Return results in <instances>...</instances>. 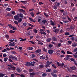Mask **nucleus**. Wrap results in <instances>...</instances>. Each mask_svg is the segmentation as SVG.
<instances>
[{
    "mask_svg": "<svg viewBox=\"0 0 77 77\" xmlns=\"http://www.w3.org/2000/svg\"><path fill=\"white\" fill-rule=\"evenodd\" d=\"M19 18V17L18 14L14 16V18L15 20H18Z\"/></svg>",
    "mask_w": 77,
    "mask_h": 77,
    "instance_id": "nucleus-2",
    "label": "nucleus"
},
{
    "mask_svg": "<svg viewBox=\"0 0 77 77\" xmlns=\"http://www.w3.org/2000/svg\"><path fill=\"white\" fill-rule=\"evenodd\" d=\"M53 45L51 44H50L48 45V47L49 48H51L52 47H53Z\"/></svg>",
    "mask_w": 77,
    "mask_h": 77,
    "instance_id": "nucleus-39",
    "label": "nucleus"
},
{
    "mask_svg": "<svg viewBox=\"0 0 77 77\" xmlns=\"http://www.w3.org/2000/svg\"><path fill=\"white\" fill-rule=\"evenodd\" d=\"M51 75L54 77H57V75L56 74H54L53 73H51Z\"/></svg>",
    "mask_w": 77,
    "mask_h": 77,
    "instance_id": "nucleus-9",
    "label": "nucleus"
},
{
    "mask_svg": "<svg viewBox=\"0 0 77 77\" xmlns=\"http://www.w3.org/2000/svg\"><path fill=\"white\" fill-rule=\"evenodd\" d=\"M7 17H12V15L11 13H9L7 14Z\"/></svg>",
    "mask_w": 77,
    "mask_h": 77,
    "instance_id": "nucleus-30",
    "label": "nucleus"
},
{
    "mask_svg": "<svg viewBox=\"0 0 77 77\" xmlns=\"http://www.w3.org/2000/svg\"><path fill=\"white\" fill-rule=\"evenodd\" d=\"M11 68L12 69V70L13 71H14V70H15V67L14 66L12 67H11Z\"/></svg>",
    "mask_w": 77,
    "mask_h": 77,
    "instance_id": "nucleus-59",
    "label": "nucleus"
},
{
    "mask_svg": "<svg viewBox=\"0 0 77 77\" xmlns=\"http://www.w3.org/2000/svg\"><path fill=\"white\" fill-rule=\"evenodd\" d=\"M31 15V16L32 17H34V16H35V14L33 13V12H32L30 13Z\"/></svg>",
    "mask_w": 77,
    "mask_h": 77,
    "instance_id": "nucleus-29",
    "label": "nucleus"
},
{
    "mask_svg": "<svg viewBox=\"0 0 77 77\" xmlns=\"http://www.w3.org/2000/svg\"><path fill=\"white\" fill-rule=\"evenodd\" d=\"M44 15H45V16L46 17H48V15L47 14L45 13H44Z\"/></svg>",
    "mask_w": 77,
    "mask_h": 77,
    "instance_id": "nucleus-53",
    "label": "nucleus"
},
{
    "mask_svg": "<svg viewBox=\"0 0 77 77\" xmlns=\"http://www.w3.org/2000/svg\"><path fill=\"white\" fill-rule=\"evenodd\" d=\"M71 41H74L75 38L74 37H71L70 38Z\"/></svg>",
    "mask_w": 77,
    "mask_h": 77,
    "instance_id": "nucleus-60",
    "label": "nucleus"
},
{
    "mask_svg": "<svg viewBox=\"0 0 77 77\" xmlns=\"http://www.w3.org/2000/svg\"><path fill=\"white\" fill-rule=\"evenodd\" d=\"M70 69H71L72 70H75L76 69V67L75 66H73L70 67Z\"/></svg>",
    "mask_w": 77,
    "mask_h": 77,
    "instance_id": "nucleus-17",
    "label": "nucleus"
},
{
    "mask_svg": "<svg viewBox=\"0 0 77 77\" xmlns=\"http://www.w3.org/2000/svg\"><path fill=\"white\" fill-rule=\"evenodd\" d=\"M52 40H53L54 41H57V38H56L53 36L51 38Z\"/></svg>",
    "mask_w": 77,
    "mask_h": 77,
    "instance_id": "nucleus-11",
    "label": "nucleus"
},
{
    "mask_svg": "<svg viewBox=\"0 0 77 77\" xmlns=\"http://www.w3.org/2000/svg\"><path fill=\"white\" fill-rule=\"evenodd\" d=\"M12 70V67H8V71H11V70Z\"/></svg>",
    "mask_w": 77,
    "mask_h": 77,
    "instance_id": "nucleus-45",
    "label": "nucleus"
},
{
    "mask_svg": "<svg viewBox=\"0 0 77 77\" xmlns=\"http://www.w3.org/2000/svg\"><path fill=\"white\" fill-rule=\"evenodd\" d=\"M35 74H38L37 72H32V73H30L29 74L31 75H35Z\"/></svg>",
    "mask_w": 77,
    "mask_h": 77,
    "instance_id": "nucleus-14",
    "label": "nucleus"
},
{
    "mask_svg": "<svg viewBox=\"0 0 77 77\" xmlns=\"http://www.w3.org/2000/svg\"><path fill=\"white\" fill-rule=\"evenodd\" d=\"M67 54H72V53L71 52H70L69 51H67Z\"/></svg>",
    "mask_w": 77,
    "mask_h": 77,
    "instance_id": "nucleus-27",
    "label": "nucleus"
},
{
    "mask_svg": "<svg viewBox=\"0 0 77 77\" xmlns=\"http://www.w3.org/2000/svg\"><path fill=\"white\" fill-rule=\"evenodd\" d=\"M73 57H74L75 58H77V54H75L73 55Z\"/></svg>",
    "mask_w": 77,
    "mask_h": 77,
    "instance_id": "nucleus-62",
    "label": "nucleus"
},
{
    "mask_svg": "<svg viewBox=\"0 0 77 77\" xmlns=\"http://www.w3.org/2000/svg\"><path fill=\"white\" fill-rule=\"evenodd\" d=\"M20 76L21 77H25V76L23 74H21L20 75Z\"/></svg>",
    "mask_w": 77,
    "mask_h": 77,
    "instance_id": "nucleus-64",
    "label": "nucleus"
},
{
    "mask_svg": "<svg viewBox=\"0 0 77 77\" xmlns=\"http://www.w3.org/2000/svg\"><path fill=\"white\" fill-rule=\"evenodd\" d=\"M6 51H7V50L6 49H4L2 51V53H4V52H6Z\"/></svg>",
    "mask_w": 77,
    "mask_h": 77,
    "instance_id": "nucleus-48",
    "label": "nucleus"
},
{
    "mask_svg": "<svg viewBox=\"0 0 77 77\" xmlns=\"http://www.w3.org/2000/svg\"><path fill=\"white\" fill-rule=\"evenodd\" d=\"M51 71V69H49L46 70V72H50Z\"/></svg>",
    "mask_w": 77,
    "mask_h": 77,
    "instance_id": "nucleus-24",
    "label": "nucleus"
},
{
    "mask_svg": "<svg viewBox=\"0 0 77 77\" xmlns=\"http://www.w3.org/2000/svg\"><path fill=\"white\" fill-rule=\"evenodd\" d=\"M34 31L35 33H38V30L36 29H34Z\"/></svg>",
    "mask_w": 77,
    "mask_h": 77,
    "instance_id": "nucleus-61",
    "label": "nucleus"
},
{
    "mask_svg": "<svg viewBox=\"0 0 77 77\" xmlns=\"http://www.w3.org/2000/svg\"><path fill=\"white\" fill-rule=\"evenodd\" d=\"M74 27H75V26H74L72 25L70 26V29H71V30H73V29H74Z\"/></svg>",
    "mask_w": 77,
    "mask_h": 77,
    "instance_id": "nucleus-13",
    "label": "nucleus"
},
{
    "mask_svg": "<svg viewBox=\"0 0 77 77\" xmlns=\"http://www.w3.org/2000/svg\"><path fill=\"white\" fill-rule=\"evenodd\" d=\"M27 25V23L26 22H24L23 24V26H26Z\"/></svg>",
    "mask_w": 77,
    "mask_h": 77,
    "instance_id": "nucleus-35",
    "label": "nucleus"
},
{
    "mask_svg": "<svg viewBox=\"0 0 77 77\" xmlns=\"http://www.w3.org/2000/svg\"><path fill=\"white\" fill-rule=\"evenodd\" d=\"M29 72H33V70L32 69H30L28 70Z\"/></svg>",
    "mask_w": 77,
    "mask_h": 77,
    "instance_id": "nucleus-52",
    "label": "nucleus"
},
{
    "mask_svg": "<svg viewBox=\"0 0 77 77\" xmlns=\"http://www.w3.org/2000/svg\"><path fill=\"white\" fill-rule=\"evenodd\" d=\"M40 33H41V34H43V35H46V34H47V33L44 32H40Z\"/></svg>",
    "mask_w": 77,
    "mask_h": 77,
    "instance_id": "nucleus-37",
    "label": "nucleus"
},
{
    "mask_svg": "<svg viewBox=\"0 0 77 77\" xmlns=\"http://www.w3.org/2000/svg\"><path fill=\"white\" fill-rule=\"evenodd\" d=\"M41 51V49H38L35 51V53H40Z\"/></svg>",
    "mask_w": 77,
    "mask_h": 77,
    "instance_id": "nucleus-16",
    "label": "nucleus"
},
{
    "mask_svg": "<svg viewBox=\"0 0 77 77\" xmlns=\"http://www.w3.org/2000/svg\"><path fill=\"white\" fill-rule=\"evenodd\" d=\"M5 37L7 39H9V35H5Z\"/></svg>",
    "mask_w": 77,
    "mask_h": 77,
    "instance_id": "nucleus-47",
    "label": "nucleus"
},
{
    "mask_svg": "<svg viewBox=\"0 0 77 77\" xmlns=\"http://www.w3.org/2000/svg\"><path fill=\"white\" fill-rule=\"evenodd\" d=\"M11 77H15V75L14 74H12L11 75Z\"/></svg>",
    "mask_w": 77,
    "mask_h": 77,
    "instance_id": "nucleus-63",
    "label": "nucleus"
},
{
    "mask_svg": "<svg viewBox=\"0 0 77 77\" xmlns=\"http://www.w3.org/2000/svg\"><path fill=\"white\" fill-rule=\"evenodd\" d=\"M13 30H17V29L15 27V26H13Z\"/></svg>",
    "mask_w": 77,
    "mask_h": 77,
    "instance_id": "nucleus-57",
    "label": "nucleus"
},
{
    "mask_svg": "<svg viewBox=\"0 0 77 77\" xmlns=\"http://www.w3.org/2000/svg\"><path fill=\"white\" fill-rule=\"evenodd\" d=\"M29 42H30L32 44H35V43L33 42L32 41H29Z\"/></svg>",
    "mask_w": 77,
    "mask_h": 77,
    "instance_id": "nucleus-49",
    "label": "nucleus"
},
{
    "mask_svg": "<svg viewBox=\"0 0 77 77\" xmlns=\"http://www.w3.org/2000/svg\"><path fill=\"white\" fill-rule=\"evenodd\" d=\"M15 42L11 43L10 44H9V46H10V47H11V46L14 47V46H15Z\"/></svg>",
    "mask_w": 77,
    "mask_h": 77,
    "instance_id": "nucleus-4",
    "label": "nucleus"
},
{
    "mask_svg": "<svg viewBox=\"0 0 77 77\" xmlns=\"http://www.w3.org/2000/svg\"><path fill=\"white\" fill-rule=\"evenodd\" d=\"M8 26L10 29H12L13 28V26L11 24H8Z\"/></svg>",
    "mask_w": 77,
    "mask_h": 77,
    "instance_id": "nucleus-25",
    "label": "nucleus"
},
{
    "mask_svg": "<svg viewBox=\"0 0 77 77\" xmlns=\"http://www.w3.org/2000/svg\"><path fill=\"white\" fill-rule=\"evenodd\" d=\"M75 10V8H72V12H74V11Z\"/></svg>",
    "mask_w": 77,
    "mask_h": 77,
    "instance_id": "nucleus-56",
    "label": "nucleus"
},
{
    "mask_svg": "<svg viewBox=\"0 0 77 77\" xmlns=\"http://www.w3.org/2000/svg\"><path fill=\"white\" fill-rule=\"evenodd\" d=\"M5 74L1 73H0V77H3L4 76H5Z\"/></svg>",
    "mask_w": 77,
    "mask_h": 77,
    "instance_id": "nucleus-28",
    "label": "nucleus"
},
{
    "mask_svg": "<svg viewBox=\"0 0 77 77\" xmlns=\"http://www.w3.org/2000/svg\"><path fill=\"white\" fill-rule=\"evenodd\" d=\"M51 62H50L49 61H47L46 62V64L48 65L49 66H50V65L51 64Z\"/></svg>",
    "mask_w": 77,
    "mask_h": 77,
    "instance_id": "nucleus-18",
    "label": "nucleus"
},
{
    "mask_svg": "<svg viewBox=\"0 0 77 77\" xmlns=\"http://www.w3.org/2000/svg\"><path fill=\"white\" fill-rule=\"evenodd\" d=\"M64 35L65 36H68L69 35V32H66L65 33Z\"/></svg>",
    "mask_w": 77,
    "mask_h": 77,
    "instance_id": "nucleus-19",
    "label": "nucleus"
},
{
    "mask_svg": "<svg viewBox=\"0 0 77 77\" xmlns=\"http://www.w3.org/2000/svg\"><path fill=\"white\" fill-rule=\"evenodd\" d=\"M9 33H15V31L10 30L9 31Z\"/></svg>",
    "mask_w": 77,
    "mask_h": 77,
    "instance_id": "nucleus-32",
    "label": "nucleus"
},
{
    "mask_svg": "<svg viewBox=\"0 0 77 77\" xmlns=\"http://www.w3.org/2000/svg\"><path fill=\"white\" fill-rule=\"evenodd\" d=\"M57 66H61V64L59 62H57Z\"/></svg>",
    "mask_w": 77,
    "mask_h": 77,
    "instance_id": "nucleus-36",
    "label": "nucleus"
},
{
    "mask_svg": "<svg viewBox=\"0 0 77 77\" xmlns=\"http://www.w3.org/2000/svg\"><path fill=\"white\" fill-rule=\"evenodd\" d=\"M17 72H21V70L19 68H17Z\"/></svg>",
    "mask_w": 77,
    "mask_h": 77,
    "instance_id": "nucleus-33",
    "label": "nucleus"
},
{
    "mask_svg": "<svg viewBox=\"0 0 77 77\" xmlns=\"http://www.w3.org/2000/svg\"><path fill=\"white\" fill-rule=\"evenodd\" d=\"M39 31H40L41 32H45V29H40L39 30Z\"/></svg>",
    "mask_w": 77,
    "mask_h": 77,
    "instance_id": "nucleus-42",
    "label": "nucleus"
},
{
    "mask_svg": "<svg viewBox=\"0 0 77 77\" xmlns=\"http://www.w3.org/2000/svg\"><path fill=\"white\" fill-rule=\"evenodd\" d=\"M44 67V66L42 65H40L39 66L40 68H42Z\"/></svg>",
    "mask_w": 77,
    "mask_h": 77,
    "instance_id": "nucleus-50",
    "label": "nucleus"
},
{
    "mask_svg": "<svg viewBox=\"0 0 77 77\" xmlns=\"http://www.w3.org/2000/svg\"><path fill=\"white\" fill-rule=\"evenodd\" d=\"M63 15L64 16H66L67 15V12H64L63 13Z\"/></svg>",
    "mask_w": 77,
    "mask_h": 77,
    "instance_id": "nucleus-43",
    "label": "nucleus"
},
{
    "mask_svg": "<svg viewBox=\"0 0 77 77\" xmlns=\"http://www.w3.org/2000/svg\"><path fill=\"white\" fill-rule=\"evenodd\" d=\"M55 33H57V32H59V29H55L54 31Z\"/></svg>",
    "mask_w": 77,
    "mask_h": 77,
    "instance_id": "nucleus-22",
    "label": "nucleus"
},
{
    "mask_svg": "<svg viewBox=\"0 0 77 77\" xmlns=\"http://www.w3.org/2000/svg\"><path fill=\"white\" fill-rule=\"evenodd\" d=\"M11 53L12 54H17V53L15 51H13L11 52Z\"/></svg>",
    "mask_w": 77,
    "mask_h": 77,
    "instance_id": "nucleus-38",
    "label": "nucleus"
},
{
    "mask_svg": "<svg viewBox=\"0 0 77 77\" xmlns=\"http://www.w3.org/2000/svg\"><path fill=\"white\" fill-rule=\"evenodd\" d=\"M17 21L18 23H21V21H22V18H20L19 19H19L17 20Z\"/></svg>",
    "mask_w": 77,
    "mask_h": 77,
    "instance_id": "nucleus-21",
    "label": "nucleus"
},
{
    "mask_svg": "<svg viewBox=\"0 0 77 77\" xmlns=\"http://www.w3.org/2000/svg\"><path fill=\"white\" fill-rule=\"evenodd\" d=\"M8 60V57H6L4 59V61L5 62H6Z\"/></svg>",
    "mask_w": 77,
    "mask_h": 77,
    "instance_id": "nucleus-58",
    "label": "nucleus"
},
{
    "mask_svg": "<svg viewBox=\"0 0 77 77\" xmlns=\"http://www.w3.org/2000/svg\"><path fill=\"white\" fill-rule=\"evenodd\" d=\"M54 9H55V10H56V9H57V6L55 5L54 6Z\"/></svg>",
    "mask_w": 77,
    "mask_h": 77,
    "instance_id": "nucleus-41",
    "label": "nucleus"
},
{
    "mask_svg": "<svg viewBox=\"0 0 77 77\" xmlns=\"http://www.w3.org/2000/svg\"><path fill=\"white\" fill-rule=\"evenodd\" d=\"M50 24L51 26H55V24H54V22L52 20H51Z\"/></svg>",
    "mask_w": 77,
    "mask_h": 77,
    "instance_id": "nucleus-8",
    "label": "nucleus"
},
{
    "mask_svg": "<svg viewBox=\"0 0 77 77\" xmlns=\"http://www.w3.org/2000/svg\"><path fill=\"white\" fill-rule=\"evenodd\" d=\"M73 52H74V53L77 52V48H75L74 50L73 51Z\"/></svg>",
    "mask_w": 77,
    "mask_h": 77,
    "instance_id": "nucleus-46",
    "label": "nucleus"
},
{
    "mask_svg": "<svg viewBox=\"0 0 77 77\" xmlns=\"http://www.w3.org/2000/svg\"><path fill=\"white\" fill-rule=\"evenodd\" d=\"M25 65L26 66H31V64H30V62H26L25 63Z\"/></svg>",
    "mask_w": 77,
    "mask_h": 77,
    "instance_id": "nucleus-5",
    "label": "nucleus"
},
{
    "mask_svg": "<svg viewBox=\"0 0 77 77\" xmlns=\"http://www.w3.org/2000/svg\"><path fill=\"white\" fill-rule=\"evenodd\" d=\"M43 51H45V52H47V50L45 48H43L42 49Z\"/></svg>",
    "mask_w": 77,
    "mask_h": 77,
    "instance_id": "nucleus-44",
    "label": "nucleus"
},
{
    "mask_svg": "<svg viewBox=\"0 0 77 77\" xmlns=\"http://www.w3.org/2000/svg\"><path fill=\"white\" fill-rule=\"evenodd\" d=\"M33 48L32 47L29 48V50H33Z\"/></svg>",
    "mask_w": 77,
    "mask_h": 77,
    "instance_id": "nucleus-55",
    "label": "nucleus"
},
{
    "mask_svg": "<svg viewBox=\"0 0 77 77\" xmlns=\"http://www.w3.org/2000/svg\"><path fill=\"white\" fill-rule=\"evenodd\" d=\"M72 47H76L77 46V43H73L72 45Z\"/></svg>",
    "mask_w": 77,
    "mask_h": 77,
    "instance_id": "nucleus-40",
    "label": "nucleus"
},
{
    "mask_svg": "<svg viewBox=\"0 0 77 77\" xmlns=\"http://www.w3.org/2000/svg\"><path fill=\"white\" fill-rule=\"evenodd\" d=\"M42 77H46V76H47V74L45 73H44L42 74Z\"/></svg>",
    "mask_w": 77,
    "mask_h": 77,
    "instance_id": "nucleus-26",
    "label": "nucleus"
},
{
    "mask_svg": "<svg viewBox=\"0 0 77 77\" xmlns=\"http://www.w3.org/2000/svg\"><path fill=\"white\" fill-rule=\"evenodd\" d=\"M29 19L30 20L31 22H32V23H34V22H35V21L32 18L30 17H29Z\"/></svg>",
    "mask_w": 77,
    "mask_h": 77,
    "instance_id": "nucleus-7",
    "label": "nucleus"
},
{
    "mask_svg": "<svg viewBox=\"0 0 77 77\" xmlns=\"http://www.w3.org/2000/svg\"><path fill=\"white\" fill-rule=\"evenodd\" d=\"M11 14H12V15H15V12L14 11H13L11 12Z\"/></svg>",
    "mask_w": 77,
    "mask_h": 77,
    "instance_id": "nucleus-54",
    "label": "nucleus"
},
{
    "mask_svg": "<svg viewBox=\"0 0 77 77\" xmlns=\"http://www.w3.org/2000/svg\"><path fill=\"white\" fill-rule=\"evenodd\" d=\"M21 3H23L24 4H27V2L26 1H21Z\"/></svg>",
    "mask_w": 77,
    "mask_h": 77,
    "instance_id": "nucleus-51",
    "label": "nucleus"
},
{
    "mask_svg": "<svg viewBox=\"0 0 77 77\" xmlns=\"http://www.w3.org/2000/svg\"><path fill=\"white\" fill-rule=\"evenodd\" d=\"M55 4L56 6H57V7H59L60 5V2H56L55 3Z\"/></svg>",
    "mask_w": 77,
    "mask_h": 77,
    "instance_id": "nucleus-3",
    "label": "nucleus"
},
{
    "mask_svg": "<svg viewBox=\"0 0 77 77\" xmlns=\"http://www.w3.org/2000/svg\"><path fill=\"white\" fill-rule=\"evenodd\" d=\"M17 15H18V16L19 17H20V18H23V17H24L23 14L21 13L18 14Z\"/></svg>",
    "mask_w": 77,
    "mask_h": 77,
    "instance_id": "nucleus-6",
    "label": "nucleus"
},
{
    "mask_svg": "<svg viewBox=\"0 0 77 77\" xmlns=\"http://www.w3.org/2000/svg\"><path fill=\"white\" fill-rule=\"evenodd\" d=\"M53 52H54V51L52 50H50L48 51V52L49 54H52Z\"/></svg>",
    "mask_w": 77,
    "mask_h": 77,
    "instance_id": "nucleus-10",
    "label": "nucleus"
},
{
    "mask_svg": "<svg viewBox=\"0 0 77 77\" xmlns=\"http://www.w3.org/2000/svg\"><path fill=\"white\" fill-rule=\"evenodd\" d=\"M9 57L11 59L13 60H17V58L15 56L10 55Z\"/></svg>",
    "mask_w": 77,
    "mask_h": 77,
    "instance_id": "nucleus-1",
    "label": "nucleus"
},
{
    "mask_svg": "<svg viewBox=\"0 0 77 77\" xmlns=\"http://www.w3.org/2000/svg\"><path fill=\"white\" fill-rule=\"evenodd\" d=\"M31 64V66H35V63H36V62L33 61L31 63H30Z\"/></svg>",
    "mask_w": 77,
    "mask_h": 77,
    "instance_id": "nucleus-12",
    "label": "nucleus"
},
{
    "mask_svg": "<svg viewBox=\"0 0 77 77\" xmlns=\"http://www.w3.org/2000/svg\"><path fill=\"white\" fill-rule=\"evenodd\" d=\"M19 11L20 12H21L23 13H24V12H25V11L23 9H19Z\"/></svg>",
    "mask_w": 77,
    "mask_h": 77,
    "instance_id": "nucleus-15",
    "label": "nucleus"
},
{
    "mask_svg": "<svg viewBox=\"0 0 77 77\" xmlns=\"http://www.w3.org/2000/svg\"><path fill=\"white\" fill-rule=\"evenodd\" d=\"M57 72H58V71L56 69H54L53 71V73H55V74H56Z\"/></svg>",
    "mask_w": 77,
    "mask_h": 77,
    "instance_id": "nucleus-23",
    "label": "nucleus"
},
{
    "mask_svg": "<svg viewBox=\"0 0 77 77\" xmlns=\"http://www.w3.org/2000/svg\"><path fill=\"white\" fill-rule=\"evenodd\" d=\"M51 38H48V39L47 41V42H50V41H51Z\"/></svg>",
    "mask_w": 77,
    "mask_h": 77,
    "instance_id": "nucleus-31",
    "label": "nucleus"
},
{
    "mask_svg": "<svg viewBox=\"0 0 77 77\" xmlns=\"http://www.w3.org/2000/svg\"><path fill=\"white\" fill-rule=\"evenodd\" d=\"M47 21L45 20H43L42 21V22L43 23V24H45L47 23Z\"/></svg>",
    "mask_w": 77,
    "mask_h": 77,
    "instance_id": "nucleus-20",
    "label": "nucleus"
},
{
    "mask_svg": "<svg viewBox=\"0 0 77 77\" xmlns=\"http://www.w3.org/2000/svg\"><path fill=\"white\" fill-rule=\"evenodd\" d=\"M6 10L7 11H10L11 10V9L10 8L8 7L6 8Z\"/></svg>",
    "mask_w": 77,
    "mask_h": 77,
    "instance_id": "nucleus-34",
    "label": "nucleus"
}]
</instances>
